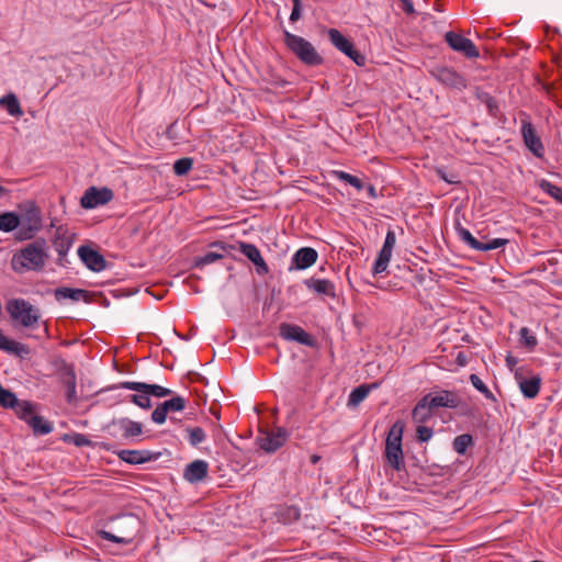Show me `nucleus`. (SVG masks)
Listing matches in <instances>:
<instances>
[{"label":"nucleus","mask_w":562,"mask_h":562,"mask_svg":"<svg viewBox=\"0 0 562 562\" xmlns=\"http://www.w3.org/2000/svg\"><path fill=\"white\" fill-rule=\"evenodd\" d=\"M330 43L346 56H348L357 66L366 65V56L355 48L353 43L347 38L337 29H329L327 31Z\"/></svg>","instance_id":"nucleus-5"},{"label":"nucleus","mask_w":562,"mask_h":562,"mask_svg":"<svg viewBox=\"0 0 562 562\" xmlns=\"http://www.w3.org/2000/svg\"><path fill=\"white\" fill-rule=\"evenodd\" d=\"M238 249L239 251L247 257L258 269V271L268 272V266L266 261L263 260L260 250L258 247L254 244H248L245 241L238 243Z\"/></svg>","instance_id":"nucleus-24"},{"label":"nucleus","mask_w":562,"mask_h":562,"mask_svg":"<svg viewBox=\"0 0 562 562\" xmlns=\"http://www.w3.org/2000/svg\"><path fill=\"white\" fill-rule=\"evenodd\" d=\"M12 409L20 419L24 420L35 431V407L31 402L19 400L16 406Z\"/></svg>","instance_id":"nucleus-27"},{"label":"nucleus","mask_w":562,"mask_h":562,"mask_svg":"<svg viewBox=\"0 0 562 562\" xmlns=\"http://www.w3.org/2000/svg\"><path fill=\"white\" fill-rule=\"evenodd\" d=\"M321 460V456L318 454H312L310 458V461L312 464H316Z\"/></svg>","instance_id":"nucleus-60"},{"label":"nucleus","mask_w":562,"mask_h":562,"mask_svg":"<svg viewBox=\"0 0 562 562\" xmlns=\"http://www.w3.org/2000/svg\"><path fill=\"white\" fill-rule=\"evenodd\" d=\"M456 233L460 240H462L465 245H468L471 249L477 250L480 240H477L469 229L461 226L460 224L456 225Z\"/></svg>","instance_id":"nucleus-35"},{"label":"nucleus","mask_w":562,"mask_h":562,"mask_svg":"<svg viewBox=\"0 0 562 562\" xmlns=\"http://www.w3.org/2000/svg\"><path fill=\"white\" fill-rule=\"evenodd\" d=\"M417 440L420 442L429 441L434 436V430L430 427L425 426L424 424H418L416 428Z\"/></svg>","instance_id":"nucleus-49"},{"label":"nucleus","mask_w":562,"mask_h":562,"mask_svg":"<svg viewBox=\"0 0 562 562\" xmlns=\"http://www.w3.org/2000/svg\"><path fill=\"white\" fill-rule=\"evenodd\" d=\"M167 409H164L161 404H158L157 407L151 413V420L155 424L161 425L167 419Z\"/></svg>","instance_id":"nucleus-51"},{"label":"nucleus","mask_w":562,"mask_h":562,"mask_svg":"<svg viewBox=\"0 0 562 562\" xmlns=\"http://www.w3.org/2000/svg\"><path fill=\"white\" fill-rule=\"evenodd\" d=\"M391 257H392V252H389L386 250L380 249V251L378 254V257H376V259H375V261L373 263V267H372V273L374 276H376V274H381L384 271H386L387 266H389L390 260H391Z\"/></svg>","instance_id":"nucleus-33"},{"label":"nucleus","mask_w":562,"mask_h":562,"mask_svg":"<svg viewBox=\"0 0 562 562\" xmlns=\"http://www.w3.org/2000/svg\"><path fill=\"white\" fill-rule=\"evenodd\" d=\"M369 386L367 385H360L356 389H353L348 397V405L349 406H357L359 405L369 394Z\"/></svg>","instance_id":"nucleus-38"},{"label":"nucleus","mask_w":562,"mask_h":562,"mask_svg":"<svg viewBox=\"0 0 562 562\" xmlns=\"http://www.w3.org/2000/svg\"><path fill=\"white\" fill-rule=\"evenodd\" d=\"M472 443L473 437L470 434H462L453 439L452 447L458 454L463 456Z\"/></svg>","instance_id":"nucleus-34"},{"label":"nucleus","mask_w":562,"mask_h":562,"mask_svg":"<svg viewBox=\"0 0 562 562\" xmlns=\"http://www.w3.org/2000/svg\"><path fill=\"white\" fill-rule=\"evenodd\" d=\"M441 178H442L445 181H447L448 183H453V182H454L453 180H450V179H448V178H446V177H443V176H442Z\"/></svg>","instance_id":"nucleus-62"},{"label":"nucleus","mask_w":562,"mask_h":562,"mask_svg":"<svg viewBox=\"0 0 562 562\" xmlns=\"http://www.w3.org/2000/svg\"><path fill=\"white\" fill-rule=\"evenodd\" d=\"M475 97L481 103H483L486 106L487 112L491 116L497 117L499 106L494 97H492L488 92L483 91L480 88L475 89Z\"/></svg>","instance_id":"nucleus-31"},{"label":"nucleus","mask_w":562,"mask_h":562,"mask_svg":"<svg viewBox=\"0 0 562 562\" xmlns=\"http://www.w3.org/2000/svg\"><path fill=\"white\" fill-rule=\"evenodd\" d=\"M72 366L67 364L66 361L59 355H50L47 359V366L44 367V372L42 373L44 376H52L57 374L58 376L67 371V368H71Z\"/></svg>","instance_id":"nucleus-29"},{"label":"nucleus","mask_w":562,"mask_h":562,"mask_svg":"<svg viewBox=\"0 0 562 562\" xmlns=\"http://www.w3.org/2000/svg\"><path fill=\"white\" fill-rule=\"evenodd\" d=\"M334 176L336 177V179L352 186L358 191H361L364 188V184L361 181V179H359L358 177L350 175L346 171L335 170Z\"/></svg>","instance_id":"nucleus-37"},{"label":"nucleus","mask_w":562,"mask_h":562,"mask_svg":"<svg viewBox=\"0 0 562 562\" xmlns=\"http://www.w3.org/2000/svg\"><path fill=\"white\" fill-rule=\"evenodd\" d=\"M53 431V424L37 415V434L47 435Z\"/></svg>","instance_id":"nucleus-52"},{"label":"nucleus","mask_w":562,"mask_h":562,"mask_svg":"<svg viewBox=\"0 0 562 562\" xmlns=\"http://www.w3.org/2000/svg\"><path fill=\"white\" fill-rule=\"evenodd\" d=\"M517 362H518V361H517V359H516V358H514V357H512V356H508V357L506 358L507 367H508L509 369H512V370H513V369H514V367L517 364Z\"/></svg>","instance_id":"nucleus-57"},{"label":"nucleus","mask_w":562,"mask_h":562,"mask_svg":"<svg viewBox=\"0 0 562 562\" xmlns=\"http://www.w3.org/2000/svg\"><path fill=\"white\" fill-rule=\"evenodd\" d=\"M172 127H173V124H172V125H170V126L168 127V130H167V134H169V132H171V128H172Z\"/></svg>","instance_id":"nucleus-63"},{"label":"nucleus","mask_w":562,"mask_h":562,"mask_svg":"<svg viewBox=\"0 0 562 562\" xmlns=\"http://www.w3.org/2000/svg\"><path fill=\"white\" fill-rule=\"evenodd\" d=\"M279 334L281 338L288 341H296L307 347L316 346L315 338L299 325L282 323Z\"/></svg>","instance_id":"nucleus-13"},{"label":"nucleus","mask_w":562,"mask_h":562,"mask_svg":"<svg viewBox=\"0 0 562 562\" xmlns=\"http://www.w3.org/2000/svg\"><path fill=\"white\" fill-rule=\"evenodd\" d=\"M0 105L3 106L11 116L19 117L23 114L19 99L12 92L0 98Z\"/></svg>","instance_id":"nucleus-30"},{"label":"nucleus","mask_w":562,"mask_h":562,"mask_svg":"<svg viewBox=\"0 0 562 562\" xmlns=\"http://www.w3.org/2000/svg\"><path fill=\"white\" fill-rule=\"evenodd\" d=\"M78 257L82 263L93 272H101L106 267V260L95 249L88 245H82L77 250Z\"/></svg>","instance_id":"nucleus-15"},{"label":"nucleus","mask_w":562,"mask_h":562,"mask_svg":"<svg viewBox=\"0 0 562 562\" xmlns=\"http://www.w3.org/2000/svg\"><path fill=\"white\" fill-rule=\"evenodd\" d=\"M21 218L22 217H20L14 212H5L0 214V231L4 233L15 231V228H18L20 225Z\"/></svg>","instance_id":"nucleus-32"},{"label":"nucleus","mask_w":562,"mask_h":562,"mask_svg":"<svg viewBox=\"0 0 562 562\" xmlns=\"http://www.w3.org/2000/svg\"><path fill=\"white\" fill-rule=\"evenodd\" d=\"M430 75L449 89L462 91L468 86L465 77L452 67L437 66L430 70Z\"/></svg>","instance_id":"nucleus-6"},{"label":"nucleus","mask_w":562,"mask_h":562,"mask_svg":"<svg viewBox=\"0 0 562 562\" xmlns=\"http://www.w3.org/2000/svg\"><path fill=\"white\" fill-rule=\"evenodd\" d=\"M19 398L8 389H4L0 383V405L3 408H13L16 406Z\"/></svg>","instance_id":"nucleus-40"},{"label":"nucleus","mask_w":562,"mask_h":562,"mask_svg":"<svg viewBox=\"0 0 562 562\" xmlns=\"http://www.w3.org/2000/svg\"><path fill=\"white\" fill-rule=\"evenodd\" d=\"M460 357H462V353H459V356H457V359H459V361H462V358Z\"/></svg>","instance_id":"nucleus-64"},{"label":"nucleus","mask_w":562,"mask_h":562,"mask_svg":"<svg viewBox=\"0 0 562 562\" xmlns=\"http://www.w3.org/2000/svg\"><path fill=\"white\" fill-rule=\"evenodd\" d=\"M519 336H520L521 342L529 350H533L536 348V346L538 345L537 337L531 333V330L528 327H522L519 330Z\"/></svg>","instance_id":"nucleus-46"},{"label":"nucleus","mask_w":562,"mask_h":562,"mask_svg":"<svg viewBox=\"0 0 562 562\" xmlns=\"http://www.w3.org/2000/svg\"><path fill=\"white\" fill-rule=\"evenodd\" d=\"M395 243H396L395 233L393 231H387L383 246L381 249L392 252L393 248L395 246Z\"/></svg>","instance_id":"nucleus-53"},{"label":"nucleus","mask_w":562,"mask_h":562,"mask_svg":"<svg viewBox=\"0 0 562 562\" xmlns=\"http://www.w3.org/2000/svg\"><path fill=\"white\" fill-rule=\"evenodd\" d=\"M401 5L400 8L407 14L412 15L415 14V9L412 0H400Z\"/></svg>","instance_id":"nucleus-56"},{"label":"nucleus","mask_w":562,"mask_h":562,"mask_svg":"<svg viewBox=\"0 0 562 562\" xmlns=\"http://www.w3.org/2000/svg\"><path fill=\"white\" fill-rule=\"evenodd\" d=\"M119 521L124 526L131 527V529L127 531H120L119 535L113 533L111 531L101 530L99 535L102 539L114 543L130 544L134 539L138 521L136 517L133 515H124L119 518Z\"/></svg>","instance_id":"nucleus-9"},{"label":"nucleus","mask_w":562,"mask_h":562,"mask_svg":"<svg viewBox=\"0 0 562 562\" xmlns=\"http://www.w3.org/2000/svg\"><path fill=\"white\" fill-rule=\"evenodd\" d=\"M304 285L318 295L336 297V286L333 281L328 279L310 278L304 280Z\"/></svg>","instance_id":"nucleus-21"},{"label":"nucleus","mask_w":562,"mask_h":562,"mask_svg":"<svg viewBox=\"0 0 562 562\" xmlns=\"http://www.w3.org/2000/svg\"><path fill=\"white\" fill-rule=\"evenodd\" d=\"M434 407L426 396H423L412 411V418L416 424H425L432 417Z\"/></svg>","instance_id":"nucleus-26"},{"label":"nucleus","mask_w":562,"mask_h":562,"mask_svg":"<svg viewBox=\"0 0 562 562\" xmlns=\"http://www.w3.org/2000/svg\"><path fill=\"white\" fill-rule=\"evenodd\" d=\"M27 215L21 218L20 225L15 228V236L20 240L32 239L35 236V222H33V216L35 215V202H29Z\"/></svg>","instance_id":"nucleus-19"},{"label":"nucleus","mask_w":562,"mask_h":562,"mask_svg":"<svg viewBox=\"0 0 562 562\" xmlns=\"http://www.w3.org/2000/svg\"><path fill=\"white\" fill-rule=\"evenodd\" d=\"M293 8L290 14V21L296 22L301 18L302 2L301 0H292Z\"/></svg>","instance_id":"nucleus-54"},{"label":"nucleus","mask_w":562,"mask_h":562,"mask_svg":"<svg viewBox=\"0 0 562 562\" xmlns=\"http://www.w3.org/2000/svg\"><path fill=\"white\" fill-rule=\"evenodd\" d=\"M54 295L58 302L66 299L78 302L80 300L87 301L89 292L82 289L61 286L54 290Z\"/></svg>","instance_id":"nucleus-28"},{"label":"nucleus","mask_w":562,"mask_h":562,"mask_svg":"<svg viewBox=\"0 0 562 562\" xmlns=\"http://www.w3.org/2000/svg\"><path fill=\"white\" fill-rule=\"evenodd\" d=\"M112 390L115 389H126L132 391H145L147 394H149V397L156 396V397H165L172 394V391L168 387H164L158 384H149L144 382H133V381H124L120 382L119 384L111 387Z\"/></svg>","instance_id":"nucleus-17"},{"label":"nucleus","mask_w":562,"mask_h":562,"mask_svg":"<svg viewBox=\"0 0 562 562\" xmlns=\"http://www.w3.org/2000/svg\"><path fill=\"white\" fill-rule=\"evenodd\" d=\"M0 350L9 353L20 355L22 345L9 339L0 329Z\"/></svg>","instance_id":"nucleus-39"},{"label":"nucleus","mask_w":562,"mask_h":562,"mask_svg":"<svg viewBox=\"0 0 562 562\" xmlns=\"http://www.w3.org/2000/svg\"><path fill=\"white\" fill-rule=\"evenodd\" d=\"M137 394H131L128 395V401L137 405L138 407L143 409H148L151 407V401L149 397V394H147L145 391H137Z\"/></svg>","instance_id":"nucleus-42"},{"label":"nucleus","mask_w":562,"mask_h":562,"mask_svg":"<svg viewBox=\"0 0 562 562\" xmlns=\"http://www.w3.org/2000/svg\"><path fill=\"white\" fill-rule=\"evenodd\" d=\"M288 439L286 429L279 427L276 430L266 431L258 438L259 447L268 453L276 452Z\"/></svg>","instance_id":"nucleus-16"},{"label":"nucleus","mask_w":562,"mask_h":562,"mask_svg":"<svg viewBox=\"0 0 562 562\" xmlns=\"http://www.w3.org/2000/svg\"><path fill=\"white\" fill-rule=\"evenodd\" d=\"M48 233L52 246L58 255L57 265L67 267L69 263L67 254L76 240V234L66 225L56 226L54 223H52Z\"/></svg>","instance_id":"nucleus-3"},{"label":"nucleus","mask_w":562,"mask_h":562,"mask_svg":"<svg viewBox=\"0 0 562 562\" xmlns=\"http://www.w3.org/2000/svg\"><path fill=\"white\" fill-rule=\"evenodd\" d=\"M9 193V190L2 186H0V196H4Z\"/></svg>","instance_id":"nucleus-61"},{"label":"nucleus","mask_w":562,"mask_h":562,"mask_svg":"<svg viewBox=\"0 0 562 562\" xmlns=\"http://www.w3.org/2000/svg\"><path fill=\"white\" fill-rule=\"evenodd\" d=\"M509 243L506 238H494L487 243L480 241L477 251H490L497 248L505 247Z\"/></svg>","instance_id":"nucleus-48"},{"label":"nucleus","mask_w":562,"mask_h":562,"mask_svg":"<svg viewBox=\"0 0 562 562\" xmlns=\"http://www.w3.org/2000/svg\"><path fill=\"white\" fill-rule=\"evenodd\" d=\"M470 382L473 385V387L477 390L480 393H482L487 400H495L494 394L476 374L470 375Z\"/></svg>","instance_id":"nucleus-47"},{"label":"nucleus","mask_w":562,"mask_h":562,"mask_svg":"<svg viewBox=\"0 0 562 562\" xmlns=\"http://www.w3.org/2000/svg\"><path fill=\"white\" fill-rule=\"evenodd\" d=\"M112 199V190L108 188L98 189L95 187H90L81 196L80 204L83 209H94L99 205L106 204Z\"/></svg>","instance_id":"nucleus-14"},{"label":"nucleus","mask_w":562,"mask_h":562,"mask_svg":"<svg viewBox=\"0 0 562 562\" xmlns=\"http://www.w3.org/2000/svg\"><path fill=\"white\" fill-rule=\"evenodd\" d=\"M284 44L297 59L307 66H319L323 64V57L317 53L311 42L302 36L295 35L288 30H283Z\"/></svg>","instance_id":"nucleus-1"},{"label":"nucleus","mask_w":562,"mask_h":562,"mask_svg":"<svg viewBox=\"0 0 562 562\" xmlns=\"http://www.w3.org/2000/svg\"><path fill=\"white\" fill-rule=\"evenodd\" d=\"M224 257L223 254L215 252V251H209L203 256L196 257L194 259V267L195 268H203L206 265L213 263Z\"/></svg>","instance_id":"nucleus-43"},{"label":"nucleus","mask_w":562,"mask_h":562,"mask_svg":"<svg viewBox=\"0 0 562 562\" xmlns=\"http://www.w3.org/2000/svg\"><path fill=\"white\" fill-rule=\"evenodd\" d=\"M318 258L317 251L312 247H302L292 257V263L299 270L312 267Z\"/></svg>","instance_id":"nucleus-23"},{"label":"nucleus","mask_w":562,"mask_h":562,"mask_svg":"<svg viewBox=\"0 0 562 562\" xmlns=\"http://www.w3.org/2000/svg\"><path fill=\"white\" fill-rule=\"evenodd\" d=\"M5 308L12 321L23 326H30L35 322L33 306L23 299H12L7 302Z\"/></svg>","instance_id":"nucleus-8"},{"label":"nucleus","mask_w":562,"mask_h":562,"mask_svg":"<svg viewBox=\"0 0 562 562\" xmlns=\"http://www.w3.org/2000/svg\"><path fill=\"white\" fill-rule=\"evenodd\" d=\"M108 429L113 438L125 441L133 440L143 434V425L127 417L112 419Z\"/></svg>","instance_id":"nucleus-4"},{"label":"nucleus","mask_w":562,"mask_h":562,"mask_svg":"<svg viewBox=\"0 0 562 562\" xmlns=\"http://www.w3.org/2000/svg\"><path fill=\"white\" fill-rule=\"evenodd\" d=\"M434 409L437 408H458L462 400L457 391L439 390L425 395Z\"/></svg>","instance_id":"nucleus-12"},{"label":"nucleus","mask_w":562,"mask_h":562,"mask_svg":"<svg viewBox=\"0 0 562 562\" xmlns=\"http://www.w3.org/2000/svg\"><path fill=\"white\" fill-rule=\"evenodd\" d=\"M58 380L66 389V401L69 404L77 403V376L74 367L67 368V371L63 372Z\"/></svg>","instance_id":"nucleus-22"},{"label":"nucleus","mask_w":562,"mask_h":562,"mask_svg":"<svg viewBox=\"0 0 562 562\" xmlns=\"http://www.w3.org/2000/svg\"><path fill=\"white\" fill-rule=\"evenodd\" d=\"M186 430L188 432V440L193 447L199 446L206 438L205 431L201 427H188Z\"/></svg>","instance_id":"nucleus-41"},{"label":"nucleus","mask_w":562,"mask_h":562,"mask_svg":"<svg viewBox=\"0 0 562 562\" xmlns=\"http://www.w3.org/2000/svg\"><path fill=\"white\" fill-rule=\"evenodd\" d=\"M445 40L452 50L462 54L467 58H477L480 56L474 43L461 34L449 31L445 34Z\"/></svg>","instance_id":"nucleus-10"},{"label":"nucleus","mask_w":562,"mask_h":562,"mask_svg":"<svg viewBox=\"0 0 562 562\" xmlns=\"http://www.w3.org/2000/svg\"><path fill=\"white\" fill-rule=\"evenodd\" d=\"M74 443L77 446V447H83V446H89L90 445V440L88 439V437L83 434H76L74 436Z\"/></svg>","instance_id":"nucleus-55"},{"label":"nucleus","mask_w":562,"mask_h":562,"mask_svg":"<svg viewBox=\"0 0 562 562\" xmlns=\"http://www.w3.org/2000/svg\"><path fill=\"white\" fill-rule=\"evenodd\" d=\"M11 267L14 272L21 274L35 269V241L29 243L25 248L12 256Z\"/></svg>","instance_id":"nucleus-11"},{"label":"nucleus","mask_w":562,"mask_h":562,"mask_svg":"<svg viewBox=\"0 0 562 562\" xmlns=\"http://www.w3.org/2000/svg\"><path fill=\"white\" fill-rule=\"evenodd\" d=\"M515 380L519 386L520 392L526 398H535L540 392L541 379L539 375H532L530 378H524L521 368L515 372Z\"/></svg>","instance_id":"nucleus-18"},{"label":"nucleus","mask_w":562,"mask_h":562,"mask_svg":"<svg viewBox=\"0 0 562 562\" xmlns=\"http://www.w3.org/2000/svg\"><path fill=\"white\" fill-rule=\"evenodd\" d=\"M209 473V464L204 460H194L187 464L183 470V479L189 483H198L203 481Z\"/></svg>","instance_id":"nucleus-20"},{"label":"nucleus","mask_w":562,"mask_h":562,"mask_svg":"<svg viewBox=\"0 0 562 562\" xmlns=\"http://www.w3.org/2000/svg\"><path fill=\"white\" fill-rule=\"evenodd\" d=\"M367 191H368V195L372 199L376 198V190H375V187L373 184H369L367 187Z\"/></svg>","instance_id":"nucleus-59"},{"label":"nucleus","mask_w":562,"mask_h":562,"mask_svg":"<svg viewBox=\"0 0 562 562\" xmlns=\"http://www.w3.org/2000/svg\"><path fill=\"white\" fill-rule=\"evenodd\" d=\"M46 241L44 239H37V250H36V254H37V270H40L42 268V266L44 265L45 260L48 258V255L46 252Z\"/></svg>","instance_id":"nucleus-50"},{"label":"nucleus","mask_w":562,"mask_h":562,"mask_svg":"<svg viewBox=\"0 0 562 562\" xmlns=\"http://www.w3.org/2000/svg\"><path fill=\"white\" fill-rule=\"evenodd\" d=\"M212 247L221 248L222 250L226 249H234L235 247L233 245H225L224 243H214Z\"/></svg>","instance_id":"nucleus-58"},{"label":"nucleus","mask_w":562,"mask_h":562,"mask_svg":"<svg viewBox=\"0 0 562 562\" xmlns=\"http://www.w3.org/2000/svg\"><path fill=\"white\" fill-rule=\"evenodd\" d=\"M404 425L397 420L390 428L386 440L384 456L387 464L395 471L404 468V454L402 449V436Z\"/></svg>","instance_id":"nucleus-2"},{"label":"nucleus","mask_w":562,"mask_h":562,"mask_svg":"<svg viewBox=\"0 0 562 562\" xmlns=\"http://www.w3.org/2000/svg\"><path fill=\"white\" fill-rule=\"evenodd\" d=\"M520 133L525 146L532 153V155L537 158H543L546 154L544 146L536 127L526 114L525 119L520 120Z\"/></svg>","instance_id":"nucleus-7"},{"label":"nucleus","mask_w":562,"mask_h":562,"mask_svg":"<svg viewBox=\"0 0 562 562\" xmlns=\"http://www.w3.org/2000/svg\"><path fill=\"white\" fill-rule=\"evenodd\" d=\"M193 166V159L191 157H183L175 161L173 164V172L177 176L187 175Z\"/></svg>","instance_id":"nucleus-44"},{"label":"nucleus","mask_w":562,"mask_h":562,"mask_svg":"<svg viewBox=\"0 0 562 562\" xmlns=\"http://www.w3.org/2000/svg\"><path fill=\"white\" fill-rule=\"evenodd\" d=\"M117 457L128 464H142L153 460V454L148 450L124 449L117 452Z\"/></svg>","instance_id":"nucleus-25"},{"label":"nucleus","mask_w":562,"mask_h":562,"mask_svg":"<svg viewBox=\"0 0 562 562\" xmlns=\"http://www.w3.org/2000/svg\"><path fill=\"white\" fill-rule=\"evenodd\" d=\"M164 407V409H167V413L169 412H181L186 408V400L182 396H175L170 400L165 401L164 403H160Z\"/></svg>","instance_id":"nucleus-45"},{"label":"nucleus","mask_w":562,"mask_h":562,"mask_svg":"<svg viewBox=\"0 0 562 562\" xmlns=\"http://www.w3.org/2000/svg\"><path fill=\"white\" fill-rule=\"evenodd\" d=\"M539 188L550 195L552 199L562 204V187H558L549 180L542 179L539 182Z\"/></svg>","instance_id":"nucleus-36"}]
</instances>
